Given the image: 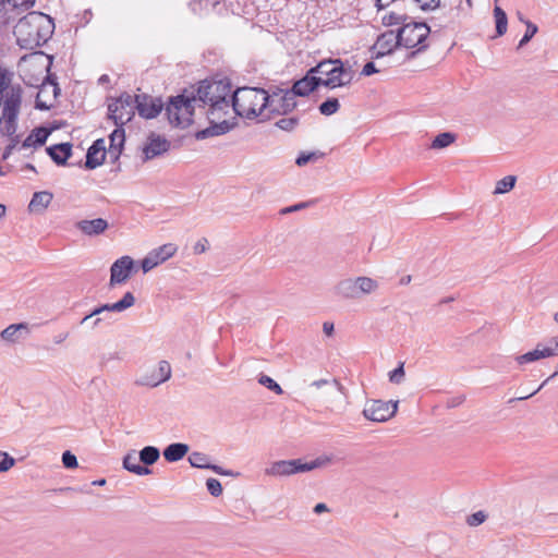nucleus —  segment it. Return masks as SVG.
<instances>
[{"label": "nucleus", "mask_w": 558, "mask_h": 558, "mask_svg": "<svg viewBox=\"0 0 558 558\" xmlns=\"http://www.w3.org/2000/svg\"><path fill=\"white\" fill-rule=\"evenodd\" d=\"M457 138V135L451 132H442L436 135L432 142V148H446L451 145Z\"/></svg>", "instance_id": "nucleus-38"}, {"label": "nucleus", "mask_w": 558, "mask_h": 558, "mask_svg": "<svg viewBox=\"0 0 558 558\" xmlns=\"http://www.w3.org/2000/svg\"><path fill=\"white\" fill-rule=\"evenodd\" d=\"M322 86L320 76L310 73V69L305 75L293 82L292 87L288 88L290 95L296 97H306L316 92Z\"/></svg>", "instance_id": "nucleus-14"}, {"label": "nucleus", "mask_w": 558, "mask_h": 558, "mask_svg": "<svg viewBox=\"0 0 558 558\" xmlns=\"http://www.w3.org/2000/svg\"><path fill=\"white\" fill-rule=\"evenodd\" d=\"M196 106L193 90L184 88L181 94L169 97L163 108L171 125L185 129L193 123Z\"/></svg>", "instance_id": "nucleus-4"}, {"label": "nucleus", "mask_w": 558, "mask_h": 558, "mask_svg": "<svg viewBox=\"0 0 558 558\" xmlns=\"http://www.w3.org/2000/svg\"><path fill=\"white\" fill-rule=\"evenodd\" d=\"M22 88L20 85L11 86L5 95L2 116L19 117L22 102Z\"/></svg>", "instance_id": "nucleus-19"}, {"label": "nucleus", "mask_w": 558, "mask_h": 558, "mask_svg": "<svg viewBox=\"0 0 558 558\" xmlns=\"http://www.w3.org/2000/svg\"><path fill=\"white\" fill-rule=\"evenodd\" d=\"M310 73L320 76L322 86L329 89L351 84L353 72L351 66H345L341 59H325L315 66L310 68Z\"/></svg>", "instance_id": "nucleus-6"}, {"label": "nucleus", "mask_w": 558, "mask_h": 558, "mask_svg": "<svg viewBox=\"0 0 558 558\" xmlns=\"http://www.w3.org/2000/svg\"><path fill=\"white\" fill-rule=\"evenodd\" d=\"M314 203H315V201L301 202V203H298V204H294V205H291V206L280 209V214L288 215V214H291V213H294V211H298L301 209H305V208L312 206Z\"/></svg>", "instance_id": "nucleus-54"}, {"label": "nucleus", "mask_w": 558, "mask_h": 558, "mask_svg": "<svg viewBox=\"0 0 558 558\" xmlns=\"http://www.w3.org/2000/svg\"><path fill=\"white\" fill-rule=\"evenodd\" d=\"M525 26H526V31H525L523 37L519 41L518 49L525 46L538 32L537 25L531 21H526Z\"/></svg>", "instance_id": "nucleus-45"}, {"label": "nucleus", "mask_w": 558, "mask_h": 558, "mask_svg": "<svg viewBox=\"0 0 558 558\" xmlns=\"http://www.w3.org/2000/svg\"><path fill=\"white\" fill-rule=\"evenodd\" d=\"M15 464V459L8 452L0 451V473L9 471Z\"/></svg>", "instance_id": "nucleus-52"}, {"label": "nucleus", "mask_w": 558, "mask_h": 558, "mask_svg": "<svg viewBox=\"0 0 558 558\" xmlns=\"http://www.w3.org/2000/svg\"><path fill=\"white\" fill-rule=\"evenodd\" d=\"M548 343L549 345L546 348L553 351V356L558 355V336L550 338Z\"/></svg>", "instance_id": "nucleus-63"}, {"label": "nucleus", "mask_w": 558, "mask_h": 558, "mask_svg": "<svg viewBox=\"0 0 558 558\" xmlns=\"http://www.w3.org/2000/svg\"><path fill=\"white\" fill-rule=\"evenodd\" d=\"M46 153L57 166L64 167L72 157L73 145L70 142L53 144L46 148Z\"/></svg>", "instance_id": "nucleus-18"}, {"label": "nucleus", "mask_w": 558, "mask_h": 558, "mask_svg": "<svg viewBox=\"0 0 558 558\" xmlns=\"http://www.w3.org/2000/svg\"><path fill=\"white\" fill-rule=\"evenodd\" d=\"M3 1V13L2 19L4 24L10 23V16H8L9 10L7 9V5L11 7L12 10H16L17 14H21L22 12L31 9L36 0H2Z\"/></svg>", "instance_id": "nucleus-28"}, {"label": "nucleus", "mask_w": 558, "mask_h": 558, "mask_svg": "<svg viewBox=\"0 0 558 558\" xmlns=\"http://www.w3.org/2000/svg\"><path fill=\"white\" fill-rule=\"evenodd\" d=\"M359 295L369 294L378 288V282L369 277L355 278Z\"/></svg>", "instance_id": "nucleus-34"}, {"label": "nucleus", "mask_w": 558, "mask_h": 558, "mask_svg": "<svg viewBox=\"0 0 558 558\" xmlns=\"http://www.w3.org/2000/svg\"><path fill=\"white\" fill-rule=\"evenodd\" d=\"M550 356H553V351L538 343L534 350L515 356V361L518 364L523 365Z\"/></svg>", "instance_id": "nucleus-25"}, {"label": "nucleus", "mask_w": 558, "mask_h": 558, "mask_svg": "<svg viewBox=\"0 0 558 558\" xmlns=\"http://www.w3.org/2000/svg\"><path fill=\"white\" fill-rule=\"evenodd\" d=\"M105 311L100 308V305L96 306L89 314L85 315L82 320L80 322L81 325L85 324L88 319H90L94 316H99Z\"/></svg>", "instance_id": "nucleus-62"}, {"label": "nucleus", "mask_w": 558, "mask_h": 558, "mask_svg": "<svg viewBox=\"0 0 558 558\" xmlns=\"http://www.w3.org/2000/svg\"><path fill=\"white\" fill-rule=\"evenodd\" d=\"M262 93H264L263 87H238L230 97V108L236 116L254 120L266 112V109H262L264 101Z\"/></svg>", "instance_id": "nucleus-3"}, {"label": "nucleus", "mask_w": 558, "mask_h": 558, "mask_svg": "<svg viewBox=\"0 0 558 558\" xmlns=\"http://www.w3.org/2000/svg\"><path fill=\"white\" fill-rule=\"evenodd\" d=\"M54 32L53 19L43 12L31 11L19 20L13 34L22 49L34 50L44 46Z\"/></svg>", "instance_id": "nucleus-1"}, {"label": "nucleus", "mask_w": 558, "mask_h": 558, "mask_svg": "<svg viewBox=\"0 0 558 558\" xmlns=\"http://www.w3.org/2000/svg\"><path fill=\"white\" fill-rule=\"evenodd\" d=\"M62 463L65 469H75L78 465L76 456L70 450L62 453Z\"/></svg>", "instance_id": "nucleus-53"}, {"label": "nucleus", "mask_w": 558, "mask_h": 558, "mask_svg": "<svg viewBox=\"0 0 558 558\" xmlns=\"http://www.w3.org/2000/svg\"><path fill=\"white\" fill-rule=\"evenodd\" d=\"M423 11L435 10L439 7L440 0H414Z\"/></svg>", "instance_id": "nucleus-55"}, {"label": "nucleus", "mask_w": 558, "mask_h": 558, "mask_svg": "<svg viewBox=\"0 0 558 558\" xmlns=\"http://www.w3.org/2000/svg\"><path fill=\"white\" fill-rule=\"evenodd\" d=\"M284 92L286 89L276 85H271L268 89L264 88V93H262L264 96L262 109H267L268 107H270L271 102H276L277 98L280 97Z\"/></svg>", "instance_id": "nucleus-33"}, {"label": "nucleus", "mask_w": 558, "mask_h": 558, "mask_svg": "<svg viewBox=\"0 0 558 558\" xmlns=\"http://www.w3.org/2000/svg\"><path fill=\"white\" fill-rule=\"evenodd\" d=\"M397 32L395 31H387L380 34L371 47L372 59H379L391 54L396 48L401 47L397 45Z\"/></svg>", "instance_id": "nucleus-13"}, {"label": "nucleus", "mask_w": 558, "mask_h": 558, "mask_svg": "<svg viewBox=\"0 0 558 558\" xmlns=\"http://www.w3.org/2000/svg\"><path fill=\"white\" fill-rule=\"evenodd\" d=\"M300 123V119L298 117H289L281 118L276 122V126L282 131L291 132L293 131Z\"/></svg>", "instance_id": "nucleus-46"}, {"label": "nucleus", "mask_w": 558, "mask_h": 558, "mask_svg": "<svg viewBox=\"0 0 558 558\" xmlns=\"http://www.w3.org/2000/svg\"><path fill=\"white\" fill-rule=\"evenodd\" d=\"M116 129L109 135L110 146L109 154L112 157V162L119 160L125 143V130L121 117L118 118V122L114 121Z\"/></svg>", "instance_id": "nucleus-15"}, {"label": "nucleus", "mask_w": 558, "mask_h": 558, "mask_svg": "<svg viewBox=\"0 0 558 558\" xmlns=\"http://www.w3.org/2000/svg\"><path fill=\"white\" fill-rule=\"evenodd\" d=\"M159 265L158 259L156 258V255H154L151 252L148 253L146 257H144L141 262V267L143 269V272H148L153 268Z\"/></svg>", "instance_id": "nucleus-50"}, {"label": "nucleus", "mask_w": 558, "mask_h": 558, "mask_svg": "<svg viewBox=\"0 0 558 558\" xmlns=\"http://www.w3.org/2000/svg\"><path fill=\"white\" fill-rule=\"evenodd\" d=\"M53 198V194L48 191L35 192L29 202L28 208L31 211L46 209Z\"/></svg>", "instance_id": "nucleus-29"}, {"label": "nucleus", "mask_w": 558, "mask_h": 558, "mask_svg": "<svg viewBox=\"0 0 558 558\" xmlns=\"http://www.w3.org/2000/svg\"><path fill=\"white\" fill-rule=\"evenodd\" d=\"M494 17L496 24V36L500 37L506 34L508 27V17L506 12L500 7H495Z\"/></svg>", "instance_id": "nucleus-32"}, {"label": "nucleus", "mask_w": 558, "mask_h": 558, "mask_svg": "<svg viewBox=\"0 0 558 558\" xmlns=\"http://www.w3.org/2000/svg\"><path fill=\"white\" fill-rule=\"evenodd\" d=\"M161 97H154L146 93L135 95V108L138 116L145 120L157 118L163 110Z\"/></svg>", "instance_id": "nucleus-10"}, {"label": "nucleus", "mask_w": 558, "mask_h": 558, "mask_svg": "<svg viewBox=\"0 0 558 558\" xmlns=\"http://www.w3.org/2000/svg\"><path fill=\"white\" fill-rule=\"evenodd\" d=\"M398 410V401L372 400L363 410L365 418L373 422H386L393 417Z\"/></svg>", "instance_id": "nucleus-9"}, {"label": "nucleus", "mask_w": 558, "mask_h": 558, "mask_svg": "<svg viewBox=\"0 0 558 558\" xmlns=\"http://www.w3.org/2000/svg\"><path fill=\"white\" fill-rule=\"evenodd\" d=\"M324 153H320V151H308V153H305V151H302L295 159V163L296 166L299 167H303L305 165H307L308 162L311 161H315L317 160L318 158H322L324 157Z\"/></svg>", "instance_id": "nucleus-44"}, {"label": "nucleus", "mask_w": 558, "mask_h": 558, "mask_svg": "<svg viewBox=\"0 0 558 558\" xmlns=\"http://www.w3.org/2000/svg\"><path fill=\"white\" fill-rule=\"evenodd\" d=\"M169 148L170 142L168 140L153 133L149 136V143L144 147L145 160L158 157L168 151Z\"/></svg>", "instance_id": "nucleus-21"}, {"label": "nucleus", "mask_w": 558, "mask_h": 558, "mask_svg": "<svg viewBox=\"0 0 558 558\" xmlns=\"http://www.w3.org/2000/svg\"><path fill=\"white\" fill-rule=\"evenodd\" d=\"M464 401H465L464 395H459V396L452 397V398L448 399L447 408L448 409L457 408V407L461 405Z\"/></svg>", "instance_id": "nucleus-61"}, {"label": "nucleus", "mask_w": 558, "mask_h": 558, "mask_svg": "<svg viewBox=\"0 0 558 558\" xmlns=\"http://www.w3.org/2000/svg\"><path fill=\"white\" fill-rule=\"evenodd\" d=\"M135 296L132 292L128 291L124 295L114 303L100 304V308L105 312H123L135 304Z\"/></svg>", "instance_id": "nucleus-27"}, {"label": "nucleus", "mask_w": 558, "mask_h": 558, "mask_svg": "<svg viewBox=\"0 0 558 558\" xmlns=\"http://www.w3.org/2000/svg\"><path fill=\"white\" fill-rule=\"evenodd\" d=\"M378 72L379 69H377L376 64L373 61H368L364 64L361 74L364 76H371Z\"/></svg>", "instance_id": "nucleus-59"}, {"label": "nucleus", "mask_w": 558, "mask_h": 558, "mask_svg": "<svg viewBox=\"0 0 558 558\" xmlns=\"http://www.w3.org/2000/svg\"><path fill=\"white\" fill-rule=\"evenodd\" d=\"M171 377V366L167 361H160L158 363V378L149 379V380H141L138 384L146 385L150 387H156Z\"/></svg>", "instance_id": "nucleus-30"}, {"label": "nucleus", "mask_w": 558, "mask_h": 558, "mask_svg": "<svg viewBox=\"0 0 558 558\" xmlns=\"http://www.w3.org/2000/svg\"><path fill=\"white\" fill-rule=\"evenodd\" d=\"M177 250L178 247L175 244L167 243L159 246L158 248L153 250L151 253L156 255V258L158 259L159 264H161L169 259L170 257H172L175 254Z\"/></svg>", "instance_id": "nucleus-35"}, {"label": "nucleus", "mask_w": 558, "mask_h": 558, "mask_svg": "<svg viewBox=\"0 0 558 558\" xmlns=\"http://www.w3.org/2000/svg\"><path fill=\"white\" fill-rule=\"evenodd\" d=\"M198 107L208 106L210 114L218 119L228 114L231 107L230 97L233 93L231 80L227 76L205 78L199 81L197 87L191 86Z\"/></svg>", "instance_id": "nucleus-2"}, {"label": "nucleus", "mask_w": 558, "mask_h": 558, "mask_svg": "<svg viewBox=\"0 0 558 558\" xmlns=\"http://www.w3.org/2000/svg\"><path fill=\"white\" fill-rule=\"evenodd\" d=\"M325 461H329V459L317 458L311 462H303L302 459L279 460L271 463L265 473L272 476H288L317 469L324 465Z\"/></svg>", "instance_id": "nucleus-7"}, {"label": "nucleus", "mask_w": 558, "mask_h": 558, "mask_svg": "<svg viewBox=\"0 0 558 558\" xmlns=\"http://www.w3.org/2000/svg\"><path fill=\"white\" fill-rule=\"evenodd\" d=\"M409 20L410 16H408L407 14H398L396 12H390L381 17V23L384 26L387 27L398 24H401V26H403V23H407Z\"/></svg>", "instance_id": "nucleus-41"}, {"label": "nucleus", "mask_w": 558, "mask_h": 558, "mask_svg": "<svg viewBox=\"0 0 558 558\" xmlns=\"http://www.w3.org/2000/svg\"><path fill=\"white\" fill-rule=\"evenodd\" d=\"M122 465L126 471L138 476L153 473L151 469L142 465V462L138 459V453L135 450L129 451L123 457Z\"/></svg>", "instance_id": "nucleus-22"}, {"label": "nucleus", "mask_w": 558, "mask_h": 558, "mask_svg": "<svg viewBox=\"0 0 558 558\" xmlns=\"http://www.w3.org/2000/svg\"><path fill=\"white\" fill-rule=\"evenodd\" d=\"M404 363L400 362L399 365L389 372V380L392 384H400L404 379Z\"/></svg>", "instance_id": "nucleus-51"}, {"label": "nucleus", "mask_w": 558, "mask_h": 558, "mask_svg": "<svg viewBox=\"0 0 558 558\" xmlns=\"http://www.w3.org/2000/svg\"><path fill=\"white\" fill-rule=\"evenodd\" d=\"M335 293L343 299L360 298L355 279H342L335 287Z\"/></svg>", "instance_id": "nucleus-26"}, {"label": "nucleus", "mask_w": 558, "mask_h": 558, "mask_svg": "<svg viewBox=\"0 0 558 558\" xmlns=\"http://www.w3.org/2000/svg\"><path fill=\"white\" fill-rule=\"evenodd\" d=\"M189 462L193 468L197 469L209 470V466L211 465V463H209L208 456L198 451H194L189 456Z\"/></svg>", "instance_id": "nucleus-40"}, {"label": "nucleus", "mask_w": 558, "mask_h": 558, "mask_svg": "<svg viewBox=\"0 0 558 558\" xmlns=\"http://www.w3.org/2000/svg\"><path fill=\"white\" fill-rule=\"evenodd\" d=\"M11 78L5 69H0V93H4L10 88Z\"/></svg>", "instance_id": "nucleus-56"}, {"label": "nucleus", "mask_w": 558, "mask_h": 558, "mask_svg": "<svg viewBox=\"0 0 558 558\" xmlns=\"http://www.w3.org/2000/svg\"><path fill=\"white\" fill-rule=\"evenodd\" d=\"M137 453L142 465L146 468L155 464L160 458V450L155 446H145Z\"/></svg>", "instance_id": "nucleus-31"}, {"label": "nucleus", "mask_w": 558, "mask_h": 558, "mask_svg": "<svg viewBox=\"0 0 558 558\" xmlns=\"http://www.w3.org/2000/svg\"><path fill=\"white\" fill-rule=\"evenodd\" d=\"M48 59H49V64H48V66H47V71H48V73H47L46 77L44 78V81H43V83H41V85H40L39 94H40V93H43L44 87H45L46 85H51L52 87H54V84H59V83H58V77H57V75H56V74L50 73V66H51V63H52L53 57H52V56H48Z\"/></svg>", "instance_id": "nucleus-48"}, {"label": "nucleus", "mask_w": 558, "mask_h": 558, "mask_svg": "<svg viewBox=\"0 0 558 558\" xmlns=\"http://www.w3.org/2000/svg\"><path fill=\"white\" fill-rule=\"evenodd\" d=\"M208 245H209V243H208V240L206 238H203V239L198 240L195 243L194 247H193L194 254H203V253H205L207 251V248H208Z\"/></svg>", "instance_id": "nucleus-58"}, {"label": "nucleus", "mask_w": 558, "mask_h": 558, "mask_svg": "<svg viewBox=\"0 0 558 558\" xmlns=\"http://www.w3.org/2000/svg\"><path fill=\"white\" fill-rule=\"evenodd\" d=\"M207 119L209 121V126L198 130L195 133V138L197 141H203L209 137L219 136L231 131L235 122H230L228 120L218 121L217 114H210V111H207Z\"/></svg>", "instance_id": "nucleus-12"}, {"label": "nucleus", "mask_w": 558, "mask_h": 558, "mask_svg": "<svg viewBox=\"0 0 558 558\" xmlns=\"http://www.w3.org/2000/svg\"><path fill=\"white\" fill-rule=\"evenodd\" d=\"M298 106V101L294 96L290 95V90L287 88L286 92L277 98L276 102H271V106L266 109L267 118L270 116H287L292 112Z\"/></svg>", "instance_id": "nucleus-16"}, {"label": "nucleus", "mask_w": 558, "mask_h": 558, "mask_svg": "<svg viewBox=\"0 0 558 558\" xmlns=\"http://www.w3.org/2000/svg\"><path fill=\"white\" fill-rule=\"evenodd\" d=\"M53 129H49L45 125L35 128L28 136L23 141L22 148L40 147L46 144V141Z\"/></svg>", "instance_id": "nucleus-23"}, {"label": "nucleus", "mask_w": 558, "mask_h": 558, "mask_svg": "<svg viewBox=\"0 0 558 558\" xmlns=\"http://www.w3.org/2000/svg\"><path fill=\"white\" fill-rule=\"evenodd\" d=\"M134 266L133 258L128 255L113 262L110 267L109 287L113 288L117 284L125 283L135 271Z\"/></svg>", "instance_id": "nucleus-11"}, {"label": "nucleus", "mask_w": 558, "mask_h": 558, "mask_svg": "<svg viewBox=\"0 0 558 558\" xmlns=\"http://www.w3.org/2000/svg\"><path fill=\"white\" fill-rule=\"evenodd\" d=\"M396 32L398 37L397 45L407 49L416 48L407 53L405 61L416 58L418 53L427 49L428 45L425 41L430 33V27L426 22H415L410 19Z\"/></svg>", "instance_id": "nucleus-5"}, {"label": "nucleus", "mask_w": 558, "mask_h": 558, "mask_svg": "<svg viewBox=\"0 0 558 558\" xmlns=\"http://www.w3.org/2000/svg\"><path fill=\"white\" fill-rule=\"evenodd\" d=\"M28 329L26 323L12 324L1 331V338L4 341L15 342L17 340V331Z\"/></svg>", "instance_id": "nucleus-36"}, {"label": "nucleus", "mask_w": 558, "mask_h": 558, "mask_svg": "<svg viewBox=\"0 0 558 558\" xmlns=\"http://www.w3.org/2000/svg\"><path fill=\"white\" fill-rule=\"evenodd\" d=\"M515 182H517L515 175H507L497 182L494 193L495 194L508 193L514 187Z\"/></svg>", "instance_id": "nucleus-42"}, {"label": "nucleus", "mask_w": 558, "mask_h": 558, "mask_svg": "<svg viewBox=\"0 0 558 558\" xmlns=\"http://www.w3.org/2000/svg\"><path fill=\"white\" fill-rule=\"evenodd\" d=\"M106 160V147L105 140L98 138L93 142V144L88 147L86 153V159L84 162V168L87 170L96 169L101 166Z\"/></svg>", "instance_id": "nucleus-17"}, {"label": "nucleus", "mask_w": 558, "mask_h": 558, "mask_svg": "<svg viewBox=\"0 0 558 558\" xmlns=\"http://www.w3.org/2000/svg\"><path fill=\"white\" fill-rule=\"evenodd\" d=\"M75 228L87 236H96L102 234L109 228V223L104 218L83 219L75 223Z\"/></svg>", "instance_id": "nucleus-20"}, {"label": "nucleus", "mask_w": 558, "mask_h": 558, "mask_svg": "<svg viewBox=\"0 0 558 558\" xmlns=\"http://www.w3.org/2000/svg\"><path fill=\"white\" fill-rule=\"evenodd\" d=\"M258 383L269 389L270 391L275 392L276 395H282L283 389L281 386L271 377L265 374H260L258 377Z\"/></svg>", "instance_id": "nucleus-43"}, {"label": "nucleus", "mask_w": 558, "mask_h": 558, "mask_svg": "<svg viewBox=\"0 0 558 558\" xmlns=\"http://www.w3.org/2000/svg\"><path fill=\"white\" fill-rule=\"evenodd\" d=\"M135 111V95L132 96L128 92L121 93L118 98L108 104V119L118 122V118L121 117L123 125L133 120Z\"/></svg>", "instance_id": "nucleus-8"}, {"label": "nucleus", "mask_w": 558, "mask_h": 558, "mask_svg": "<svg viewBox=\"0 0 558 558\" xmlns=\"http://www.w3.org/2000/svg\"><path fill=\"white\" fill-rule=\"evenodd\" d=\"M189 450L190 447L187 444L172 442L163 449L162 456L167 462L173 463L182 460L187 454Z\"/></svg>", "instance_id": "nucleus-24"}, {"label": "nucleus", "mask_w": 558, "mask_h": 558, "mask_svg": "<svg viewBox=\"0 0 558 558\" xmlns=\"http://www.w3.org/2000/svg\"><path fill=\"white\" fill-rule=\"evenodd\" d=\"M549 378H547L546 380H544L539 387L534 390L533 392L526 395V396H521V397H517V398H511L508 403L511 404V403H514L515 401H522V400H526L531 397H533L534 395H536L547 383H548Z\"/></svg>", "instance_id": "nucleus-60"}, {"label": "nucleus", "mask_w": 558, "mask_h": 558, "mask_svg": "<svg viewBox=\"0 0 558 558\" xmlns=\"http://www.w3.org/2000/svg\"><path fill=\"white\" fill-rule=\"evenodd\" d=\"M339 109L340 102L336 97H328L318 106L319 113L326 117L335 114Z\"/></svg>", "instance_id": "nucleus-37"}, {"label": "nucleus", "mask_w": 558, "mask_h": 558, "mask_svg": "<svg viewBox=\"0 0 558 558\" xmlns=\"http://www.w3.org/2000/svg\"><path fill=\"white\" fill-rule=\"evenodd\" d=\"M17 129V117L16 116H2L0 120V131L8 135L13 136Z\"/></svg>", "instance_id": "nucleus-39"}, {"label": "nucleus", "mask_w": 558, "mask_h": 558, "mask_svg": "<svg viewBox=\"0 0 558 558\" xmlns=\"http://www.w3.org/2000/svg\"><path fill=\"white\" fill-rule=\"evenodd\" d=\"M487 513L483 510L476 511L466 518V523L470 526H478L484 523L487 519Z\"/></svg>", "instance_id": "nucleus-49"}, {"label": "nucleus", "mask_w": 558, "mask_h": 558, "mask_svg": "<svg viewBox=\"0 0 558 558\" xmlns=\"http://www.w3.org/2000/svg\"><path fill=\"white\" fill-rule=\"evenodd\" d=\"M333 384L339 390H342V385L337 380L336 378L329 380V379H318L314 380L311 386L316 388H322L325 385Z\"/></svg>", "instance_id": "nucleus-57"}, {"label": "nucleus", "mask_w": 558, "mask_h": 558, "mask_svg": "<svg viewBox=\"0 0 558 558\" xmlns=\"http://www.w3.org/2000/svg\"><path fill=\"white\" fill-rule=\"evenodd\" d=\"M206 488L208 490V493L214 496V497H219L221 494H222V485L221 483L215 478V477H209L207 481H206Z\"/></svg>", "instance_id": "nucleus-47"}, {"label": "nucleus", "mask_w": 558, "mask_h": 558, "mask_svg": "<svg viewBox=\"0 0 558 558\" xmlns=\"http://www.w3.org/2000/svg\"><path fill=\"white\" fill-rule=\"evenodd\" d=\"M35 108L40 111H47L51 108V105H47L45 101H41L39 99V94H38L36 97V100H35Z\"/></svg>", "instance_id": "nucleus-64"}]
</instances>
